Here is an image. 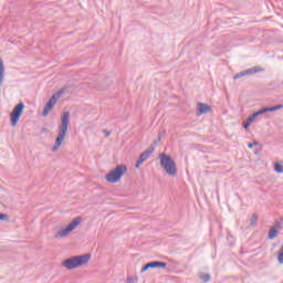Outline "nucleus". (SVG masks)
I'll list each match as a JSON object with an SVG mask.
<instances>
[{
	"label": "nucleus",
	"mask_w": 283,
	"mask_h": 283,
	"mask_svg": "<svg viewBox=\"0 0 283 283\" xmlns=\"http://www.w3.org/2000/svg\"><path fill=\"white\" fill-rule=\"evenodd\" d=\"M92 258L91 254H83L73 256L71 259L65 260L62 264L69 271H72V269H78V266H83L84 264H87L90 262V259Z\"/></svg>",
	"instance_id": "3"
},
{
	"label": "nucleus",
	"mask_w": 283,
	"mask_h": 283,
	"mask_svg": "<svg viewBox=\"0 0 283 283\" xmlns=\"http://www.w3.org/2000/svg\"><path fill=\"white\" fill-rule=\"evenodd\" d=\"M78 224H81V217L75 218L66 228L57 231L55 233L56 240H61V238H67V235H70V233H72V231H74Z\"/></svg>",
	"instance_id": "5"
},
{
	"label": "nucleus",
	"mask_w": 283,
	"mask_h": 283,
	"mask_svg": "<svg viewBox=\"0 0 283 283\" xmlns=\"http://www.w3.org/2000/svg\"><path fill=\"white\" fill-rule=\"evenodd\" d=\"M282 224H283V221H275L274 227H272V229H276L277 231V229H282Z\"/></svg>",
	"instance_id": "18"
},
{
	"label": "nucleus",
	"mask_w": 283,
	"mask_h": 283,
	"mask_svg": "<svg viewBox=\"0 0 283 283\" xmlns=\"http://www.w3.org/2000/svg\"><path fill=\"white\" fill-rule=\"evenodd\" d=\"M23 109H25V104L19 103L15 105L10 114L11 127H17V123H19V118H21V114H23Z\"/></svg>",
	"instance_id": "7"
},
{
	"label": "nucleus",
	"mask_w": 283,
	"mask_h": 283,
	"mask_svg": "<svg viewBox=\"0 0 283 283\" xmlns=\"http://www.w3.org/2000/svg\"><path fill=\"white\" fill-rule=\"evenodd\" d=\"M248 147H249V149H253L254 146H253V144L250 143V144H248Z\"/></svg>",
	"instance_id": "22"
},
{
	"label": "nucleus",
	"mask_w": 283,
	"mask_h": 283,
	"mask_svg": "<svg viewBox=\"0 0 283 283\" xmlns=\"http://www.w3.org/2000/svg\"><path fill=\"white\" fill-rule=\"evenodd\" d=\"M258 224V214L253 213L250 220V227H255Z\"/></svg>",
	"instance_id": "16"
},
{
	"label": "nucleus",
	"mask_w": 283,
	"mask_h": 283,
	"mask_svg": "<svg viewBox=\"0 0 283 283\" xmlns=\"http://www.w3.org/2000/svg\"><path fill=\"white\" fill-rule=\"evenodd\" d=\"M67 127H70V112H65L61 116V125L59 126V134L55 139V145L52 148V151H59V147L63 145V140H65V136H67Z\"/></svg>",
	"instance_id": "1"
},
{
	"label": "nucleus",
	"mask_w": 283,
	"mask_h": 283,
	"mask_svg": "<svg viewBox=\"0 0 283 283\" xmlns=\"http://www.w3.org/2000/svg\"><path fill=\"white\" fill-rule=\"evenodd\" d=\"M211 112V106L205 104V103H199L198 104V116H202V114H209Z\"/></svg>",
	"instance_id": "12"
},
{
	"label": "nucleus",
	"mask_w": 283,
	"mask_h": 283,
	"mask_svg": "<svg viewBox=\"0 0 283 283\" xmlns=\"http://www.w3.org/2000/svg\"><path fill=\"white\" fill-rule=\"evenodd\" d=\"M65 88H61L51 96L42 112V116H46L48 114H50L51 109L54 107V105H56V102L59 101L60 96H63Z\"/></svg>",
	"instance_id": "6"
},
{
	"label": "nucleus",
	"mask_w": 283,
	"mask_h": 283,
	"mask_svg": "<svg viewBox=\"0 0 283 283\" xmlns=\"http://www.w3.org/2000/svg\"><path fill=\"white\" fill-rule=\"evenodd\" d=\"M6 81V67L3 66V60L0 59V87Z\"/></svg>",
	"instance_id": "13"
},
{
	"label": "nucleus",
	"mask_w": 283,
	"mask_h": 283,
	"mask_svg": "<svg viewBox=\"0 0 283 283\" xmlns=\"http://www.w3.org/2000/svg\"><path fill=\"white\" fill-rule=\"evenodd\" d=\"M258 72H262V70L258 66L241 71L234 75V81H238V78H242V76H253V74H258Z\"/></svg>",
	"instance_id": "10"
},
{
	"label": "nucleus",
	"mask_w": 283,
	"mask_h": 283,
	"mask_svg": "<svg viewBox=\"0 0 283 283\" xmlns=\"http://www.w3.org/2000/svg\"><path fill=\"white\" fill-rule=\"evenodd\" d=\"M200 280H202L203 282H210L211 275L202 273V274H200Z\"/></svg>",
	"instance_id": "17"
},
{
	"label": "nucleus",
	"mask_w": 283,
	"mask_h": 283,
	"mask_svg": "<svg viewBox=\"0 0 283 283\" xmlns=\"http://www.w3.org/2000/svg\"><path fill=\"white\" fill-rule=\"evenodd\" d=\"M153 151H154V149L148 148L144 153L140 154V156L137 159V163L135 165L136 169H138V167H140V165H143V163H145L148 158H150Z\"/></svg>",
	"instance_id": "11"
},
{
	"label": "nucleus",
	"mask_w": 283,
	"mask_h": 283,
	"mask_svg": "<svg viewBox=\"0 0 283 283\" xmlns=\"http://www.w3.org/2000/svg\"><path fill=\"white\" fill-rule=\"evenodd\" d=\"M104 134H106V136H111V132L109 130H104Z\"/></svg>",
	"instance_id": "21"
},
{
	"label": "nucleus",
	"mask_w": 283,
	"mask_h": 283,
	"mask_svg": "<svg viewBox=\"0 0 283 283\" xmlns=\"http://www.w3.org/2000/svg\"><path fill=\"white\" fill-rule=\"evenodd\" d=\"M283 105L279 104L276 106H271V107H263L260 111L253 113L252 115H250L247 120L251 124L255 123V118H258L259 116H262L263 114H266L268 112H277V109H282Z\"/></svg>",
	"instance_id": "8"
},
{
	"label": "nucleus",
	"mask_w": 283,
	"mask_h": 283,
	"mask_svg": "<svg viewBox=\"0 0 283 283\" xmlns=\"http://www.w3.org/2000/svg\"><path fill=\"white\" fill-rule=\"evenodd\" d=\"M268 238H269V240H274V238H277V229L271 228L269 230Z\"/></svg>",
	"instance_id": "14"
},
{
	"label": "nucleus",
	"mask_w": 283,
	"mask_h": 283,
	"mask_svg": "<svg viewBox=\"0 0 283 283\" xmlns=\"http://www.w3.org/2000/svg\"><path fill=\"white\" fill-rule=\"evenodd\" d=\"M125 174H127V166L118 165L115 167V169L106 175V181L116 184L118 180H120L122 177L125 176Z\"/></svg>",
	"instance_id": "4"
},
{
	"label": "nucleus",
	"mask_w": 283,
	"mask_h": 283,
	"mask_svg": "<svg viewBox=\"0 0 283 283\" xmlns=\"http://www.w3.org/2000/svg\"><path fill=\"white\" fill-rule=\"evenodd\" d=\"M274 171H275L276 174H283V165L280 164L279 161H276V163L274 164Z\"/></svg>",
	"instance_id": "15"
},
{
	"label": "nucleus",
	"mask_w": 283,
	"mask_h": 283,
	"mask_svg": "<svg viewBox=\"0 0 283 283\" xmlns=\"http://www.w3.org/2000/svg\"><path fill=\"white\" fill-rule=\"evenodd\" d=\"M0 220H8V214L0 213Z\"/></svg>",
	"instance_id": "20"
},
{
	"label": "nucleus",
	"mask_w": 283,
	"mask_h": 283,
	"mask_svg": "<svg viewBox=\"0 0 283 283\" xmlns=\"http://www.w3.org/2000/svg\"><path fill=\"white\" fill-rule=\"evenodd\" d=\"M252 145L255 147V145H260V143L254 142V143H252Z\"/></svg>",
	"instance_id": "23"
},
{
	"label": "nucleus",
	"mask_w": 283,
	"mask_h": 283,
	"mask_svg": "<svg viewBox=\"0 0 283 283\" xmlns=\"http://www.w3.org/2000/svg\"><path fill=\"white\" fill-rule=\"evenodd\" d=\"M149 269H167V263L163 261L148 262L142 268L140 273H145L146 271H149Z\"/></svg>",
	"instance_id": "9"
},
{
	"label": "nucleus",
	"mask_w": 283,
	"mask_h": 283,
	"mask_svg": "<svg viewBox=\"0 0 283 283\" xmlns=\"http://www.w3.org/2000/svg\"><path fill=\"white\" fill-rule=\"evenodd\" d=\"M251 122H248V119L243 123V129H249L251 127Z\"/></svg>",
	"instance_id": "19"
},
{
	"label": "nucleus",
	"mask_w": 283,
	"mask_h": 283,
	"mask_svg": "<svg viewBox=\"0 0 283 283\" xmlns=\"http://www.w3.org/2000/svg\"><path fill=\"white\" fill-rule=\"evenodd\" d=\"M159 163L160 166L164 168L168 176H177L178 168L176 167V161L172 160L171 156L161 153L159 154Z\"/></svg>",
	"instance_id": "2"
}]
</instances>
